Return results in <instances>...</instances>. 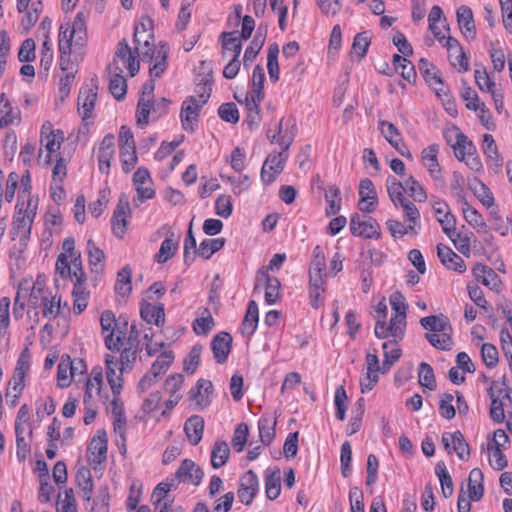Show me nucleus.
Here are the masks:
<instances>
[{"label": "nucleus", "mask_w": 512, "mask_h": 512, "mask_svg": "<svg viewBox=\"0 0 512 512\" xmlns=\"http://www.w3.org/2000/svg\"><path fill=\"white\" fill-rule=\"evenodd\" d=\"M296 132L295 119H289L286 123L285 133L276 140V143L280 145L282 151L269 154L261 169L260 176L265 185L273 183L277 175L284 170L288 159L287 151L295 139Z\"/></svg>", "instance_id": "obj_1"}, {"label": "nucleus", "mask_w": 512, "mask_h": 512, "mask_svg": "<svg viewBox=\"0 0 512 512\" xmlns=\"http://www.w3.org/2000/svg\"><path fill=\"white\" fill-rule=\"evenodd\" d=\"M420 324L427 331L425 338L434 348L443 351L452 349L453 328L445 315L423 317L420 319Z\"/></svg>", "instance_id": "obj_2"}, {"label": "nucleus", "mask_w": 512, "mask_h": 512, "mask_svg": "<svg viewBox=\"0 0 512 512\" xmlns=\"http://www.w3.org/2000/svg\"><path fill=\"white\" fill-rule=\"evenodd\" d=\"M20 198H24L22 194L18 196L12 233L19 237L21 243L26 244L30 238L32 224L37 214L38 200L29 197L27 200L20 201Z\"/></svg>", "instance_id": "obj_3"}, {"label": "nucleus", "mask_w": 512, "mask_h": 512, "mask_svg": "<svg viewBox=\"0 0 512 512\" xmlns=\"http://www.w3.org/2000/svg\"><path fill=\"white\" fill-rule=\"evenodd\" d=\"M100 324L102 333L105 335V345L107 349L119 350L123 344L125 332L121 329L119 321L115 319L112 311L106 310L101 314Z\"/></svg>", "instance_id": "obj_4"}, {"label": "nucleus", "mask_w": 512, "mask_h": 512, "mask_svg": "<svg viewBox=\"0 0 512 512\" xmlns=\"http://www.w3.org/2000/svg\"><path fill=\"white\" fill-rule=\"evenodd\" d=\"M488 394L491 399L490 417L493 421L501 423L504 421V409L512 403L511 388L505 383L498 387L497 382L489 388Z\"/></svg>", "instance_id": "obj_5"}, {"label": "nucleus", "mask_w": 512, "mask_h": 512, "mask_svg": "<svg viewBox=\"0 0 512 512\" xmlns=\"http://www.w3.org/2000/svg\"><path fill=\"white\" fill-rule=\"evenodd\" d=\"M350 231L354 236L366 239H378L381 236L380 226L372 217L363 218L359 214H354L350 218Z\"/></svg>", "instance_id": "obj_6"}, {"label": "nucleus", "mask_w": 512, "mask_h": 512, "mask_svg": "<svg viewBox=\"0 0 512 512\" xmlns=\"http://www.w3.org/2000/svg\"><path fill=\"white\" fill-rule=\"evenodd\" d=\"M390 304L394 311L392 315V326L396 336L405 334L406 329V309L405 298L400 292H394L390 296Z\"/></svg>", "instance_id": "obj_7"}, {"label": "nucleus", "mask_w": 512, "mask_h": 512, "mask_svg": "<svg viewBox=\"0 0 512 512\" xmlns=\"http://www.w3.org/2000/svg\"><path fill=\"white\" fill-rule=\"evenodd\" d=\"M155 89L154 80L150 79L142 86V93L137 104V124L144 128L148 125V116L151 111V101Z\"/></svg>", "instance_id": "obj_8"}, {"label": "nucleus", "mask_w": 512, "mask_h": 512, "mask_svg": "<svg viewBox=\"0 0 512 512\" xmlns=\"http://www.w3.org/2000/svg\"><path fill=\"white\" fill-rule=\"evenodd\" d=\"M441 441L448 454L456 452L457 456L461 460H467L469 458V444L466 442L463 434L460 431H455L453 433H443Z\"/></svg>", "instance_id": "obj_9"}, {"label": "nucleus", "mask_w": 512, "mask_h": 512, "mask_svg": "<svg viewBox=\"0 0 512 512\" xmlns=\"http://www.w3.org/2000/svg\"><path fill=\"white\" fill-rule=\"evenodd\" d=\"M52 125L50 122H46L42 126L41 130V144L45 146L47 150V155L45 159L46 164H50L52 161V154L56 153L61 146V143L64 139L63 132L60 130H57L56 132L53 131Z\"/></svg>", "instance_id": "obj_10"}, {"label": "nucleus", "mask_w": 512, "mask_h": 512, "mask_svg": "<svg viewBox=\"0 0 512 512\" xmlns=\"http://www.w3.org/2000/svg\"><path fill=\"white\" fill-rule=\"evenodd\" d=\"M259 489V479L257 475L248 470L240 478V484L237 491L239 500L245 504L250 505L256 496Z\"/></svg>", "instance_id": "obj_11"}, {"label": "nucleus", "mask_w": 512, "mask_h": 512, "mask_svg": "<svg viewBox=\"0 0 512 512\" xmlns=\"http://www.w3.org/2000/svg\"><path fill=\"white\" fill-rule=\"evenodd\" d=\"M134 52L142 60H152L156 57L157 51L154 44L153 34H145L140 32V27H135L134 31Z\"/></svg>", "instance_id": "obj_12"}, {"label": "nucleus", "mask_w": 512, "mask_h": 512, "mask_svg": "<svg viewBox=\"0 0 512 512\" xmlns=\"http://www.w3.org/2000/svg\"><path fill=\"white\" fill-rule=\"evenodd\" d=\"M359 196L358 207L360 211L371 213L376 209L378 199L374 184L370 179L365 178L360 181Z\"/></svg>", "instance_id": "obj_13"}, {"label": "nucleus", "mask_w": 512, "mask_h": 512, "mask_svg": "<svg viewBox=\"0 0 512 512\" xmlns=\"http://www.w3.org/2000/svg\"><path fill=\"white\" fill-rule=\"evenodd\" d=\"M203 106L204 104L198 102L196 96H190L183 102L180 117L185 130H194L198 123L199 110Z\"/></svg>", "instance_id": "obj_14"}, {"label": "nucleus", "mask_w": 512, "mask_h": 512, "mask_svg": "<svg viewBox=\"0 0 512 512\" xmlns=\"http://www.w3.org/2000/svg\"><path fill=\"white\" fill-rule=\"evenodd\" d=\"M130 213L128 198L122 194L113 213V231L117 237H122L125 234Z\"/></svg>", "instance_id": "obj_15"}, {"label": "nucleus", "mask_w": 512, "mask_h": 512, "mask_svg": "<svg viewBox=\"0 0 512 512\" xmlns=\"http://www.w3.org/2000/svg\"><path fill=\"white\" fill-rule=\"evenodd\" d=\"M434 213L440 223L443 232L449 237L456 235V220L448 205L444 201H435L433 204Z\"/></svg>", "instance_id": "obj_16"}, {"label": "nucleus", "mask_w": 512, "mask_h": 512, "mask_svg": "<svg viewBox=\"0 0 512 512\" xmlns=\"http://www.w3.org/2000/svg\"><path fill=\"white\" fill-rule=\"evenodd\" d=\"M203 470L192 460L185 459L176 471V477L185 483L199 485L203 479Z\"/></svg>", "instance_id": "obj_17"}, {"label": "nucleus", "mask_w": 512, "mask_h": 512, "mask_svg": "<svg viewBox=\"0 0 512 512\" xmlns=\"http://www.w3.org/2000/svg\"><path fill=\"white\" fill-rule=\"evenodd\" d=\"M115 154L114 136L112 134L106 135L98 148V163L101 173L107 174L111 167V160Z\"/></svg>", "instance_id": "obj_18"}, {"label": "nucleus", "mask_w": 512, "mask_h": 512, "mask_svg": "<svg viewBox=\"0 0 512 512\" xmlns=\"http://www.w3.org/2000/svg\"><path fill=\"white\" fill-rule=\"evenodd\" d=\"M107 434L105 430H98L97 434L92 438L88 451L91 454V462L93 464H101L107 459Z\"/></svg>", "instance_id": "obj_19"}, {"label": "nucleus", "mask_w": 512, "mask_h": 512, "mask_svg": "<svg viewBox=\"0 0 512 512\" xmlns=\"http://www.w3.org/2000/svg\"><path fill=\"white\" fill-rule=\"evenodd\" d=\"M232 337L227 332H220L214 336L211 342V350L217 363L226 362L231 351Z\"/></svg>", "instance_id": "obj_20"}, {"label": "nucleus", "mask_w": 512, "mask_h": 512, "mask_svg": "<svg viewBox=\"0 0 512 512\" xmlns=\"http://www.w3.org/2000/svg\"><path fill=\"white\" fill-rule=\"evenodd\" d=\"M76 364L83 367V361L81 359L74 361H71L69 357H67V359H61L57 369L59 387L65 388L70 385L71 378L76 374Z\"/></svg>", "instance_id": "obj_21"}, {"label": "nucleus", "mask_w": 512, "mask_h": 512, "mask_svg": "<svg viewBox=\"0 0 512 512\" xmlns=\"http://www.w3.org/2000/svg\"><path fill=\"white\" fill-rule=\"evenodd\" d=\"M327 274L325 271L309 269L310 297L314 308L318 307L317 300L322 292L325 291Z\"/></svg>", "instance_id": "obj_22"}, {"label": "nucleus", "mask_w": 512, "mask_h": 512, "mask_svg": "<svg viewBox=\"0 0 512 512\" xmlns=\"http://www.w3.org/2000/svg\"><path fill=\"white\" fill-rule=\"evenodd\" d=\"M437 254L442 264L448 269H452L460 273L466 270L463 259L449 247L438 245Z\"/></svg>", "instance_id": "obj_23"}, {"label": "nucleus", "mask_w": 512, "mask_h": 512, "mask_svg": "<svg viewBox=\"0 0 512 512\" xmlns=\"http://www.w3.org/2000/svg\"><path fill=\"white\" fill-rule=\"evenodd\" d=\"M134 54L135 52L131 50L126 39H122L118 43L115 57L116 59L122 60L124 65H127V68L132 77L136 75L140 68L139 61L136 60Z\"/></svg>", "instance_id": "obj_24"}, {"label": "nucleus", "mask_w": 512, "mask_h": 512, "mask_svg": "<svg viewBox=\"0 0 512 512\" xmlns=\"http://www.w3.org/2000/svg\"><path fill=\"white\" fill-rule=\"evenodd\" d=\"M20 122V110L12 107L5 93L0 95V127L18 124Z\"/></svg>", "instance_id": "obj_25"}, {"label": "nucleus", "mask_w": 512, "mask_h": 512, "mask_svg": "<svg viewBox=\"0 0 512 512\" xmlns=\"http://www.w3.org/2000/svg\"><path fill=\"white\" fill-rule=\"evenodd\" d=\"M97 85L91 88H82L78 96L79 111L82 110L81 115L83 120L91 117L92 111L97 99Z\"/></svg>", "instance_id": "obj_26"}, {"label": "nucleus", "mask_w": 512, "mask_h": 512, "mask_svg": "<svg viewBox=\"0 0 512 512\" xmlns=\"http://www.w3.org/2000/svg\"><path fill=\"white\" fill-rule=\"evenodd\" d=\"M438 146L430 145L422 151V160L429 174L435 180L442 179V170L437 160Z\"/></svg>", "instance_id": "obj_27"}, {"label": "nucleus", "mask_w": 512, "mask_h": 512, "mask_svg": "<svg viewBox=\"0 0 512 512\" xmlns=\"http://www.w3.org/2000/svg\"><path fill=\"white\" fill-rule=\"evenodd\" d=\"M184 430L191 445H197L204 431V420L201 416L193 415L184 424Z\"/></svg>", "instance_id": "obj_28"}, {"label": "nucleus", "mask_w": 512, "mask_h": 512, "mask_svg": "<svg viewBox=\"0 0 512 512\" xmlns=\"http://www.w3.org/2000/svg\"><path fill=\"white\" fill-rule=\"evenodd\" d=\"M457 22L466 38H475V23L472 10L465 5L457 9Z\"/></svg>", "instance_id": "obj_29"}, {"label": "nucleus", "mask_w": 512, "mask_h": 512, "mask_svg": "<svg viewBox=\"0 0 512 512\" xmlns=\"http://www.w3.org/2000/svg\"><path fill=\"white\" fill-rule=\"evenodd\" d=\"M484 475L479 468H474L469 473L468 494L473 501H479L484 493Z\"/></svg>", "instance_id": "obj_30"}, {"label": "nucleus", "mask_w": 512, "mask_h": 512, "mask_svg": "<svg viewBox=\"0 0 512 512\" xmlns=\"http://www.w3.org/2000/svg\"><path fill=\"white\" fill-rule=\"evenodd\" d=\"M281 491V472L279 468L266 470L265 472V493L268 499L275 500Z\"/></svg>", "instance_id": "obj_31"}, {"label": "nucleus", "mask_w": 512, "mask_h": 512, "mask_svg": "<svg viewBox=\"0 0 512 512\" xmlns=\"http://www.w3.org/2000/svg\"><path fill=\"white\" fill-rule=\"evenodd\" d=\"M398 341L399 340L387 341L382 345V349L384 350V360L382 362L383 374L387 373L401 357V349L398 347Z\"/></svg>", "instance_id": "obj_32"}, {"label": "nucleus", "mask_w": 512, "mask_h": 512, "mask_svg": "<svg viewBox=\"0 0 512 512\" xmlns=\"http://www.w3.org/2000/svg\"><path fill=\"white\" fill-rule=\"evenodd\" d=\"M141 317L148 324L154 323L156 326H161L165 321V313L163 305H152L144 303L140 309Z\"/></svg>", "instance_id": "obj_33"}, {"label": "nucleus", "mask_w": 512, "mask_h": 512, "mask_svg": "<svg viewBox=\"0 0 512 512\" xmlns=\"http://www.w3.org/2000/svg\"><path fill=\"white\" fill-rule=\"evenodd\" d=\"M87 252L91 272L96 274L102 273L105 267L104 252L100 248H98L94 241L91 239L87 241Z\"/></svg>", "instance_id": "obj_34"}, {"label": "nucleus", "mask_w": 512, "mask_h": 512, "mask_svg": "<svg viewBox=\"0 0 512 512\" xmlns=\"http://www.w3.org/2000/svg\"><path fill=\"white\" fill-rule=\"evenodd\" d=\"M258 321V305L254 300H251L248 303L246 314L242 322V333L247 337H251L257 328Z\"/></svg>", "instance_id": "obj_35"}, {"label": "nucleus", "mask_w": 512, "mask_h": 512, "mask_svg": "<svg viewBox=\"0 0 512 512\" xmlns=\"http://www.w3.org/2000/svg\"><path fill=\"white\" fill-rule=\"evenodd\" d=\"M234 34L235 32H222L220 35L222 41V56L224 58L228 56V53H231L232 58H239L242 43Z\"/></svg>", "instance_id": "obj_36"}, {"label": "nucleus", "mask_w": 512, "mask_h": 512, "mask_svg": "<svg viewBox=\"0 0 512 512\" xmlns=\"http://www.w3.org/2000/svg\"><path fill=\"white\" fill-rule=\"evenodd\" d=\"M68 35L73 37L74 45L83 48L86 41V25L85 18L82 12L77 13L72 26H69Z\"/></svg>", "instance_id": "obj_37"}, {"label": "nucleus", "mask_w": 512, "mask_h": 512, "mask_svg": "<svg viewBox=\"0 0 512 512\" xmlns=\"http://www.w3.org/2000/svg\"><path fill=\"white\" fill-rule=\"evenodd\" d=\"M131 278L132 270L128 265L124 266L117 273V280L114 289L118 296L127 297L130 294L132 290Z\"/></svg>", "instance_id": "obj_38"}, {"label": "nucleus", "mask_w": 512, "mask_h": 512, "mask_svg": "<svg viewBox=\"0 0 512 512\" xmlns=\"http://www.w3.org/2000/svg\"><path fill=\"white\" fill-rule=\"evenodd\" d=\"M69 25H61L59 28L58 47L60 54H78L82 48L74 45V38L68 35Z\"/></svg>", "instance_id": "obj_39"}, {"label": "nucleus", "mask_w": 512, "mask_h": 512, "mask_svg": "<svg viewBox=\"0 0 512 512\" xmlns=\"http://www.w3.org/2000/svg\"><path fill=\"white\" fill-rule=\"evenodd\" d=\"M230 456V448L225 441H216L211 451V465L217 469L226 464Z\"/></svg>", "instance_id": "obj_40"}, {"label": "nucleus", "mask_w": 512, "mask_h": 512, "mask_svg": "<svg viewBox=\"0 0 512 512\" xmlns=\"http://www.w3.org/2000/svg\"><path fill=\"white\" fill-rule=\"evenodd\" d=\"M76 482L82 491V498L89 501L93 490V479L90 470L86 467L80 468L76 473Z\"/></svg>", "instance_id": "obj_41"}, {"label": "nucleus", "mask_w": 512, "mask_h": 512, "mask_svg": "<svg viewBox=\"0 0 512 512\" xmlns=\"http://www.w3.org/2000/svg\"><path fill=\"white\" fill-rule=\"evenodd\" d=\"M225 245L224 238H215V239H204L198 249L196 250V254L202 257L203 259H209L211 256L220 251Z\"/></svg>", "instance_id": "obj_42"}, {"label": "nucleus", "mask_w": 512, "mask_h": 512, "mask_svg": "<svg viewBox=\"0 0 512 512\" xmlns=\"http://www.w3.org/2000/svg\"><path fill=\"white\" fill-rule=\"evenodd\" d=\"M276 419L262 416L258 421L260 439L263 445H270L275 438Z\"/></svg>", "instance_id": "obj_43"}, {"label": "nucleus", "mask_w": 512, "mask_h": 512, "mask_svg": "<svg viewBox=\"0 0 512 512\" xmlns=\"http://www.w3.org/2000/svg\"><path fill=\"white\" fill-rule=\"evenodd\" d=\"M393 65L396 71H400L401 76L408 82H414L416 79V71L414 65L405 56L395 54L393 56Z\"/></svg>", "instance_id": "obj_44"}, {"label": "nucleus", "mask_w": 512, "mask_h": 512, "mask_svg": "<svg viewBox=\"0 0 512 512\" xmlns=\"http://www.w3.org/2000/svg\"><path fill=\"white\" fill-rule=\"evenodd\" d=\"M455 155L460 161H464L465 157L477 152L475 145L463 133H458L456 143L453 146Z\"/></svg>", "instance_id": "obj_45"}, {"label": "nucleus", "mask_w": 512, "mask_h": 512, "mask_svg": "<svg viewBox=\"0 0 512 512\" xmlns=\"http://www.w3.org/2000/svg\"><path fill=\"white\" fill-rule=\"evenodd\" d=\"M435 473L438 476L441 484V491L445 498L453 494V481L446 469L444 462H438L435 466Z\"/></svg>", "instance_id": "obj_46"}, {"label": "nucleus", "mask_w": 512, "mask_h": 512, "mask_svg": "<svg viewBox=\"0 0 512 512\" xmlns=\"http://www.w3.org/2000/svg\"><path fill=\"white\" fill-rule=\"evenodd\" d=\"M279 46L277 43H273L268 48L267 54V70L269 78L272 82L279 80V64H278Z\"/></svg>", "instance_id": "obj_47"}, {"label": "nucleus", "mask_w": 512, "mask_h": 512, "mask_svg": "<svg viewBox=\"0 0 512 512\" xmlns=\"http://www.w3.org/2000/svg\"><path fill=\"white\" fill-rule=\"evenodd\" d=\"M418 69L423 75L428 85L441 84V77L437 68L425 58H421L418 62Z\"/></svg>", "instance_id": "obj_48"}, {"label": "nucleus", "mask_w": 512, "mask_h": 512, "mask_svg": "<svg viewBox=\"0 0 512 512\" xmlns=\"http://www.w3.org/2000/svg\"><path fill=\"white\" fill-rule=\"evenodd\" d=\"M405 186V192L417 202H424L427 198V194L422 185L411 175L407 176L403 180Z\"/></svg>", "instance_id": "obj_49"}, {"label": "nucleus", "mask_w": 512, "mask_h": 512, "mask_svg": "<svg viewBox=\"0 0 512 512\" xmlns=\"http://www.w3.org/2000/svg\"><path fill=\"white\" fill-rule=\"evenodd\" d=\"M340 190L336 185H330L325 191V200L328 204L326 214L335 215L341 209Z\"/></svg>", "instance_id": "obj_50"}, {"label": "nucleus", "mask_w": 512, "mask_h": 512, "mask_svg": "<svg viewBox=\"0 0 512 512\" xmlns=\"http://www.w3.org/2000/svg\"><path fill=\"white\" fill-rule=\"evenodd\" d=\"M482 149L484 154L491 160L495 162L497 167L502 166V157L499 155L497 145L492 135L484 134L483 135V143Z\"/></svg>", "instance_id": "obj_51"}, {"label": "nucleus", "mask_w": 512, "mask_h": 512, "mask_svg": "<svg viewBox=\"0 0 512 512\" xmlns=\"http://www.w3.org/2000/svg\"><path fill=\"white\" fill-rule=\"evenodd\" d=\"M419 384L433 391L436 389V380L433 368L426 362H421L418 371Z\"/></svg>", "instance_id": "obj_52"}, {"label": "nucleus", "mask_w": 512, "mask_h": 512, "mask_svg": "<svg viewBox=\"0 0 512 512\" xmlns=\"http://www.w3.org/2000/svg\"><path fill=\"white\" fill-rule=\"evenodd\" d=\"M42 11L41 1L32 3L31 8L26 11L25 16L22 18L20 27L24 32H28L38 21Z\"/></svg>", "instance_id": "obj_53"}, {"label": "nucleus", "mask_w": 512, "mask_h": 512, "mask_svg": "<svg viewBox=\"0 0 512 512\" xmlns=\"http://www.w3.org/2000/svg\"><path fill=\"white\" fill-rule=\"evenodd\" d=\"M178 249L177 241H174L171 237L165 238L160 246L158 253L155 258L158 263H165L172 258Z\"/></svg>", "instance_id": "obj_54"}, {"label": "nucleus", "mask_w": 512, "mask_h": 512, "mask_svg": "<svg viewBox=\"0 0 512 512\" xmlns=\"http://www.w3.org/2000/svg\"><path fill=\"white\" fill-rule=\"evenodd\" d=\"M387 191L391 201L397 206L402 200L405 199L403 193L405 192V186L403 181L397 180L395 177H388L387 179Z\"/></svg>", "instance_id": "obj_55"}, {"label": "nucleus", "mask_w": 512, "mask_h": 512, "mask_svg": "<svg viewBox=\"0 0 512 512\" xmlns=\"http://www.w3.org/2000/svg\"><path fill=\"white\" fill-rule=\"evenodd\" d=\"M174 361V355L172 351L162 352L151 366V373L156 376L164 374Z\"/></svg>", "instance_id": "obj_56"}, {"label": "nucleus", "mask_w": 512, "mask_h": 512, "mask_svg": "<svg viewBox=\"0 0 512 512\" xmlns=\"http://www.w3.org/2000/svg\"><path fill=\"white\" fill-rule=\"evenodd\" d=\"M122 69L116 73L110 80L109 90L117 100L124 99L127 91L126 79L121 75Z\"/></svg>", "instance_id": "obj_57"}, {"label": "nucleus", "mask_w": 512, "mask_h": 512, "mask_svg": "<svg viewBox=\"0 0 512 512\" xmlns=\"http://www.w3.org/2000/svg\"><path fill=\"white\" fill-rule=\"evenodd\" d=\"M462 212L465 220L472 226L485 228L486 223L482 215L472 206L468 204L466 200L462 202Z\"/></svg>", "instance_id": "obj_58"}, {"label": "nucleus", "mask_w": 512, "mask_h": 512, "mask_svg": "<svg viewBox=\"0 0 512 512\" xmlns=\"http://www.w3.org/2000/svg\"><path fill=\"white\" fill-rule=\"evenodd\" d=\"M264 41V37H261L258 32L254 37V40L251 42V44L246 48L244 52L243 63L245 67H247L248 64L252 63L256 59L258 53L260 52L264 44Z\"/></svg>", "instance_id": "obj_59"}, {"label": "nucleus", "mask_w": 512, "mask_h": 512, "mask_svg": "<svg viewBox=\"0 0 512 512\" xmlns=\"http://www.w3.org/2000/svg\"><path fill=\"white\" fill-rule=\"evenodd\" d=\"M167 57H168V52L164 46H162L159 50H157V55L154 58L155 63L150 68L151 79L159 78L164 73V71L167 67V62H166Z\"/></svg>", "instance_id": "obj_60"}, {"label": "nucleus", "mask_w": 512, "mask_h": 512, "mask_svg": "<svg viewBox=\"0 0 512 512\" xmlns=\"http://www.w3.org/2000/svg\"><path fill=\"white\" fill-rule=\"evenodd\" d=\"M249 435V428L246 423H240L235 431L232 438V446L237 452H242Z\"/></svg>", "instance_id": "obj_61"}, {"label": "nucleus", "mask_w": 512, "mask_h": 512, "mask_svg": "<svg viewBox=\"0 0 512 512\" xmlns=\"http://www.w3.org/2000/svg\"><path fill=\"white\" fill-rule=\"evenodd\" d=\"M369 45L370 37L368 36L367 32L358 33L354 37L352 52L355 53L359 59H362L365 56Z\"/></svg>", "instance_id": "obj_62"}, {"label": "nucleus", "mask_w": 512, "mask_h": 512, "mask_svg": "<svg viewBox=\"0 0 512 512\" xmlns=\"http://www.w3.org/2000/svg\"><path fill=\"white\" fill-rule=\"evenodd\" d=\"M379 127L382 135L390 143V145H392L394 142H399V139L402 138L397 127L389 121L381 120L379 122Z\"/></svg>", "instance_id": "obj_63"}, {"label": "nucleus", "mask_w": 512, "mask_h": 512, "mask_svg": "<svg viewBox=\"0 0 512 512\" xmlns=\"http://www.w3.org/2000/svg\"><path fill=\"white\" fill-rule=\"evenodd\" d=\"M218 115L223 121L233 124L237 123L239 120L238 109L232 102L220 105L218 109Z\"/></svg>", "instance_id": "obj_64"}]
</instances>
